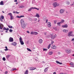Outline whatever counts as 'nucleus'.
Segmentation results:
<instances>
[{
    "label": "nucleus",
    "mask_w": 74,
    "mask_h": 74,
    "mask_svg": "<svg viewBox=\"0 0 74 74\" xmlns=\"http://www.w3.org/2000/svg\"><path fill=\"white\" fill-rule=\"evenodd\" d=\"M34 32H33V31L31 32L30 34H34Z\"/></svg>",
    "instance_id": "nucleus-36"
},
{
    "label": "nucleus",
    "mask_w": 74,
    "mask_h": 74,
    "mask_svg": "<svg viewBox=\"0 0 74 74\" xmlns=\"http://www.w3.org/2000/svg\"><path fill=\"white\" fill-rule=\"evenodd\" d=\"M28 73H29V71L28 70H27L25 72L24 74H28Z\"/></svg>",
    "instance_id": "nucleus-19"
},
{
    "label": "nucleus",
    "mask_w": 74,
    "mask_h": 74,
    "mask_svg": "<svg viewBox=\"0 0 74 74\" xmlns=\"http://www.w3.org/2000/svg\"><path fill=\"white\" fill-rule=\"evenodd\" d=\"M48 19H47L46 21V23H47L48 22Z\"/></svg>",
    "instance_id": "nucleus-58"
},
{
    "label": "nucleus",
    "mask_w": 74,
    "mask_h": 74,
    "mask_svg": "<svg viewBox=\"0 0 74 74\" xmlns=\"http://www.w3.org/2000/svg\"><path fill=\"white\" fill-rule=\"evenodd\" d=\"M64 9H61L60 10V12L61 14H63L64 12Z\"/></svg>",
    "instance_id": "nucleus-8"
},
{
    "label": "nucleus",
    "mask_w": 74,
    "mask_h": 74,
    "mask_svg": "<svg viewBox=\"0 0 74 74\" xmlns=\"http://www.w3.org/2000/svg\"><path fill=\"white\" fill-rule=\"evenodd\" d=\"M54 42V41H51V45H52V44H53V43Z\"/></svg>",
    "instance_id": "nucleus-41"
},
{
    "label": "nucleus",
    "mask_w": 74,
    "mask_h": 74,
    "mask_svg": "<svg viewBox=\"0 0 74 74\" xmlns=\"http://www.w3.org/2000/svg\"><path fill=\"white\" fill-rule=\"evenodd\" d=\"M9 41H10V42H13L14 41V39L12 37H10L9 38Z\"/></svg>",
    "instance_id": "nucleus-7"
},
{
    "label": "nucleus",
    "mask_w": 74,
    "mask_h": 74,
    "mask_svg": "<svg viewBox=\"0 0 74 74\" xmlns=\"http://www.w3.org/2000/svg\"><path fill=\"white\" fill-rule=\"evenodd\" d=\"M64 22V21L63 20H62L60 22V23H61L62 24V23H63Z\"/></svg>",
    "instance_id": "nucleus-31"
},
{
    "label": "nucleus",
    "mask_w": 74,
    "mask_h": 74,
    "mask_svg": "<svg viewBox=\"0 0 74 74\" xmlns=\"http://www.w3.org/2000/svg\"><path fill=\"white\" fill-rule=\"evenodd\" d=\"M8 73V71H6L5 72V74H7Z\"/></svg>",
    "instance_id": "nucleus-49"
},
{
    "label": "nucleus",
    "mask_w": 74,
    "mask_h": 74,
    "mask_svg": "<svg viewBox=\"0 0 74 74\" xmlns=\"http://www.w3.org/2000/svg\"><path fill=\"white\" fill-rule=\"evenodd\" d=\"M27 33H30V32H29V31H27Z\"/></svg>",
    "instance_id": "nucleus-57"
},
{
    "label": "nucleus",
    "mask_w": 74,
    "mask_h": 74,
    "mask_svg": "<svg viewBox=\"0 0 74 74\" xmlns=\"http://www.w3.org/2000/svg\"><path fill=\"white\" fill-rule=\"evenodd\" d=\"M5 51H8V49H7V46L5 47Z\"/></svg>",
    "instance_id": "nucleus-32"
},
{
    "label": "nucleus",
    "mask_w": 74,
    "mask_h": 74,
    "mask_svg": "<svg viewBox=\"0 0 74 74\" xmlns=\"http://www.w3.org/2000/svg\"><path fill=\"white\" fill-rule=\"evenodd\" d=\"M73 23H74V20L73 21Z\"/></svg>",
    "instance_id": "nucleus-64"
},
{
    "label": "nucleus",
    "mask_w": 74,
    "mask_h": 74,
    "mask_svg": "<svg viewBox=\"0 0 74 74\" xmlns=\"http://www.w3.org/2000/svg\"><path fill=\"white\" fill-rule=\"evenodd\" d=\"M20 18H22V17H25V16L23 15V16H20Z\"/></svg>",
    "instance_id": "nucleus-45"
},
{
    "label": "nucleus",
    "mask_w": 74,
    "mask_h": 74,
    "mask_svg": "<svg viewBox=\"0 0 74 74\" xmlns=\"http://www.w3.org/2000/svg\"><path fill=\"white\" fill-rule=\"evenodd\" d=\"M62 27L64 28V27H65V25H63L62 26Z\"/></svg>",
    "instance_id": "nucleus-51"
},
{
    "label": "nucleus",
    "mask_w": 74,
    "mask_h": 74,
    "mask_svg": "<svg viewBox=\"0 0 74 74\" xmlns=\"http://www.w3.org/2000/svg\"><path fill=\"white\" fill-rule=\"evenodd\" d=\"M32 11V8H30L28 10V11H29V12H30V11Z\"/></svg>",
    "instance_id": "nucleus-38"
},
{
    "label": "nucleus",
    "mask_w": 74,
    "mask_h": 74,
    "mask_svg": "<svg viewBox=\"0 0 74 74\" xmlns=\"http://www.w3.org/2000/svg\"><path fill=\"white\" fill-rule=\"evenodd\" d=\"M71 50L70 49H66L65 50V52L68 53H71Z\"/></svg>",
    "instance_id": "nucleus-4"
},
{
    "label": "nucleus",
    "mask_w": 74,
    "mask_h": 74,
    "mask_svg": "<svg viewBox=\"0 0 74 74\" xmlns=\"http://www.w3.org/2000/svg\"><path fill=\"white\" fill-rule=\"evenodd\" d=\"M29 69L30 70H34L36 69V68L34 67H32L29 68Z\"/></svg>",
    "instance_id": "nucleus-6"
},
{
    "label": "nucleus",
    "mask_w": 74,
    "mask_h": 74,
    "mask_svg": "<svg viewBox=\"0 0 74 74\" xmlns=\"http://www.w3.org/2000/svg\"><path fill=\"white\" fill-rule=\"evenodd\" d=\"M67 27H68V25L67 24H66L65 25V27L66 28Z\"/></svg>",
    "instance_id": "nucleus-44"
},
{
    "label": "nucleus",
    "mask_w": 74,
    "mask_h": 74,
    "mask_svg": "<svg viewBox=\"0 0 74 74\" xmlns=\"http://www.w3.org/2000/svg\"><path fill=\"white\" fill-rule=\"evenodd\" d=\"M35 21H37V18H36L34 19Z\"/></svg>",
    "instance_id": "nucleus-59"
},
{
    "label": "nucleus",
    "mask_w": 74,
    "mask_h": 74,
    "mask_svg": "<svg viewBox=\"0 0 74 74\" xmlns=\"http://www.w3.org/2000/svg\"><path fill=\"white\" fill-rule=\"evenodd\" d=\"M14 1V2H17V0H15Z\"/></svg>",
    "instance_id": "nucleus-60"
},
{
    "label": "nucleus",
    "mask_w": 74,
    "mask_h": 74,
    "mask_svg": "<svg viewBox=\"0 0 74 74\" xmlns=\"http://www.w3.org/2000/svg\"><path fill=\"white\" fill-rule=\"evenodd\" d=\"M10 55H8L6 56V57L7 59H8V58H9V57H10Z\"/></svg>",
    "instance_id": "nucleus-33"
},
{
    "label": "nucleus",
    "mask_w": 74,
    "mask_h": 74,
    "mask_svg": "<svg viewBox=\"0 0 74 74\" xmlns=\"http://www.w3.org/2000/svg\"><path fill=\"white\" fill-rule=\"evenodd\" d=\"M73 33V31H70L69 32L68 34V36L69 37H70V36H72L73 37H74V35L72 34Z\"/></svg>",
    "instance_id": "nucleus-1"
},
{
    "label": "nucleus",
    "mask_w": 74,
    "mask_h": 74,
    "mask_svg": "<svg viewBox=\"0 0 74 74\" xmlns=\"http://www.w3.org/2000/svg\"><path fill=\"white\" fill-rule=\"evenodd\" d=\"M61 23H60H60H57V25H58V26H60V24H61Z\"/></svg>",
    "instance_id": "nucleus-27"
},
{
    "label": "nucleus",
    "mask_w": 74,
    "mask_h": 74,
    "mask_svg": "<svg viewBox=\"0 0 74 74\" xmlns=\"http://www.w3.org/2000/svg\"><path fill=\"white\" fill-rule=\"evenodd\" d=\"M56 62L57 63V64H62V63L60 62H59L58 61H56Z\"/></svg>",
    "instance_id": "nucleus-17"
},
{
    "label": "nucleus",
    "mask_w": 74,
    "mask_h": 74,
    "mask_svg": "<svg viewBox=\"0 0 74 74\" xmlns=\"http://www.w3.org/2000/svg\"><path fill=\"white\" fill-rule=\"evenodd\" d=\"M13 14H15V13H16V14H19V12H15V11H14L13 12Z\"/></svg>",
    "instance_id": "nucleus-26"
},
{
    "label": "nucleus",
    "mask_w": 74,
    "mask_h": 74,
    "mask_svg": "<svg viewBox=\"0 0 74 74\" xmlns=\"http://www.w3.org/2000/svg\"><path fill=\"white\" fill-rule=\"evenodd\" d=\"M0 4L1 5H4V3H3V1H2L0 2Z\"/></svg>",
    "instance_id": "nucleus-20"
},
{
    "label": "nucleus",
    "mask_w": 74,
    "mask_h": 74,
    "mask_svg": "<svg viewBox=\"0 0 74 74\" xmlns=\"http://www.w3.org/2000/svg\"><path fill=\"white\" fill-rule=\"evenodd\" d=\"M21 25L23 28H25L26 27V24H25V23L21 24Z\"/></svg>",
    "instance_id": "nucleus-5"
},
{
    "label": "nucleus",
    "mask_w": 74,
    "mask_h": 74,
    "mask_svg": "<svg viewBox=\"0 0 74 74\" xmlns=\"http://www.w3.org/2000/svg\"><path fill=\"white\" fill-rule=\"evenodd\" d=\"M14 19V17H13V16H10V19L11 20H12Z\"/></svg>",
    "instance_id": "nucleus-28"
},
{
    "label": "nucleus",
    "mask_w": 74,
    "mask_h": 74,
    "mask_svg": "<svg viewBox=\"0 0 74 74\" xmlns=\"http://www.w3.org/2000/svg\"><path fill=\"white\" fill-rule=\"evenodd\" d=\"M48 67H47V68H45V69L44 71L45 73L46 72H47V71H48Z\"/></svg>",
    "instance_id": "nucleus-18"
},
{
    "label": "nucleus",
    "mask_w": 74,
    "mask_h": 74,
    "mask_svg": "<svg viewBox=\"0 0 74 74\" xmlns=\"http://www.w3.org/2000/svg\"><path fill=\"white\" fill-rule=\"evenodd\" d=\"M35 16L37 17L38 18H39L40 17V15H39V14L38 13L36 14V15Z\"/></svg>",
    "instance_id": "nucleus-21"
},
{
    "label": "nucleus",
    "mask_w": 74,
    "mask_h": 74,
    "mask_svg": "<svg viewBox=\"0 0 74 74\" xmlns=\"http://www.w3.org/2000/svg\"><path fill=\"white\" fill-rule=\"evenodd\" d=\"M16 44H17L15 42H14L12 43V45H14V46L16 45Z\"/></svg>",
    "instance_id": "nucleus-14"
},
{
    "label": "nucleus",
    "mask_w": 74,
    "mask_h": 74,
    "mask_svg": "<svg viewBox=\"0 0 74 74\" xmlns=\"http://www.w3.org/2000/svg\"><path fill=\"white\" fill-rule=\"evenodd\" d=\"M50 36L51 37V39L53 40L54 38H55L56 37V35L55 34L53 36V34H51Z\"/></svg>",
    "instance_id": "nucleus-3"
},
{
    "label": "nucleus",
    "mask_w": 74,
    "mask_h": 74,
    "mask_svg": "<svg viewBox=\"0 0 74 74\" xmlns=\"http://www.w3.org/2000/svg\"><path fill=\"white\" fill-rule=\"evenodd\" d=\"M0 18L2 19H4V16H1Z\"/></svg>",
    "instance_id": "nucleus-35"
},
{
    "label": "nucleus",
    "mask_w": 74,
    "mask_h": 74,
    "mask_svg": "<svg viewBox=\"0 0 74 74\" xmlns=\"http://www.w3.org/2000/svg\"><path fill=\"white\" fill-rule=\"evenodd\" d=\"M27 50L28 51H30V52H32V50H30V49L27 48Z\"/></svg>",
    "instance_id": "nucleus-29"
},
{
    "label": "nucleus",
    "mask_w": 74,
    "mask_h": 74,
    "mask_svg": "<svg viewBox=\"0 0 74 74\" xmlns=\"http://www.w3.org/2000/svg\"><path fill=\"white\" fill-rule=\"evenodd\" d=\"M0 21H1V22L3 21V19H2L1 18H0Z\"/></svg>",
    "instance_id": "nucleus-54"
},
{
    "label": "nucleus",
    "mask_w": 74,
    "mask_h": 74,
    "mask_svg": "<svg viewBox=\"0 0 74 74\" xmlns=\"http://www.w3.org/2000/svg\"><path fill=\"white\" fill-rule=\"evenodd\" d=\"M43 51H47V49H45L43 48Z\"/></svg>",
    "instance_id": "nucleus-37"
},
{
    "label": "nucleus",
    "mask_w": 74,
    "mask_h": 74,
    "mask_svg": "<svg viewBox=\"0 0 74 74\" xmlns=\"http://www.w3.org/2000/svg\"><path fill=\"white\" fill-rule=\"evenodd\" d=\"M35 9H36V10H38H38H40V9L37 8H35Z\"/></svg>",
    "instance_id": "nucleus-52"
},
{
    "label": "nucleus",
    "mask_w": 74,
    "mask_h": 74,
    "mask_svg": "<svg viewBox=\"0 0 74 74\" xmlns=\"http://www.w3.org/2000/svg\"><path fill=\"white\" fill-rule=\"evenodd\" d=\"M13 69V71H15V70H16V69L15 68L12 69Z\"/></svg>",
    "instance_id": "nucleus-53"
},
{
    "label": "nucleus",
    "mask_w": 74,
    "mask_h": 74,
    "mask_svg": "<svg viewBox=\"0 0 74 74\" xmlns=\"http://www.w3.org/2000/svg\"><path fill=\"white\" fill-rule=\"evenodd\" d=\"M8 27L10 29H12V26H10V25H8Z\"/></svg>",
    "instance_id": "nucleus-34"
},
{
    "label": "nucleus",
    "mask_w": 74,
    "mask_h": 74,
    "mask_svg": "<svg viewBox=\"0 0 74 74\" xmlns=\"http://www.w3.org/2000/svg\"><path fill=\"white\" fill-rule=\"evenodd\" d=\"M4 26L3 24H0V29H3V27Z\"/></svg>",
    "instance_id": "nucleus-13"
},
{
    "label": "nucleus",
    "mask_w": 74,
    "mask_h": 74,
    "mask_svg": "<svg viewBox=\"0 0 74 74\" xmlns=\"http://www.w3.org/2000/svg\"><path fill=\"white\" fill-rule=\"evenodd\" d=\"M51 48L53 49H55L56 48V46L55 45H53L51 46Z\"/></svg>",
    "instance_id": "nucleus-11"
},
{
    "label": "nucleus",
    "mask_w": 74,
    "mask_h": 74,
    "mask_svg": "<svg viewBox=\"0 0 74 74\" xmlns=\"http://www.w3.org/2000/svg\"><path fill=\"white\" fill-rule=\"evenodd\" d=\"M48 24V26L49 27H50L51 26V23L48 22L47 23Z\"/></svg>",
    "instance_id": "nucleus-12"
},
{
    "label": "nucleus",
    "mask_w": 74,
    "mask_h": 74,
    "mask_svg": "<svg viewBox=\"0 0 74 74\" xmlns=\"http://www.w3.org/2000/svg\"><path fill=\"white\" fill-rule=\"evenodd\" d=\"M6 30H7V31L9 30V28H7V29H6Z\"/></svg>",
    "instance_id": "nucleus-55"
},
{
    "label": "nucleus",
    "mask_w": 74,
    "mask_h": 74,
    "mask_svg": "<svg viewBox=\"0 0 74 74\" xmlns=\"http://www.w3.org/2000/svg\"><path fill=\"white\" fill-rule=\"evenodd\" d=\"M53 74H56V72H54L53 73Z\"/></svg>",
    "instance_id": "nucleus-61"
},
{
    "label": "nucleus",
    "mask_w": 74,
    "mask_h": 74,
    "mask_svg": "<svg viewBox=\"0 0 74 74\" xmlns=\"http://www.w3.org/2000/svg\"><path fill=\"white\" fill-rule=\"evenodd\" d=\"M51 44H50L48 47V49H49V48H50V47H51Z\"/></svg>",
    "instance_id": "nucleus-30"
},
{
    "label": "nucleus",
    "mask_w": 74,
    "mask_h": 74,
    "mask_svg": "<svg viewBox=\"0 0 74 74\" xmlns=\"http://www.w3.org/2000/svg\"><path fill=\"white\" fill-rule=\"evenodd\" d=\"M3 61H5V58L4 57L3 58Z\"/></svg>",
    "instance_id": "nucleus-39"
},
{
    "label": "nucleus",
    "mask_w": 74,
    "mask_h": 74,
    "mask_svg": "<svg viewBox=\"0 0 74 74\" xmlns=\"http://www.w3.org/2000/svg\"><path fill=\"white\" fill-rule=\"evenodd\" d=\"M64 32H65V29H64L63 31Z\"/></svg>",
    "instance_id": "nucleus-62"
},
{
    "label": "nucleus",
    "mask_w": 74,
    "mask_h": 74,
    "mask_svg": "<svg viewBox=\"0 0 74 74\" xmlns=\"http://www.w3.org/2000/svg\"><path fill=\"white\" fill-rule=\"evenodd\" d=\"M24 7L23 5H21L19 6V8H24Z\"/></svg>",
    "instance_id": "nucleus-24"
},
{
    "label": "nucleus",
    "mask_w": 74,
    "mask_h": 74,
    "mask_svg": "<svg viewBox=\"0 0 74 74\" xmlns=\"http://www.w3.org/2000/svg\"><path fill=\"white\" fill-rule=\"evenodd\" d=\"M53 54V52L52 51H50L49 53V54L50 55H52Z\"/></svg>",
    "instance_id": "nucleus-22"
},
{
    "label": "nucleus",
    "mask_w": 74,
    "mask_h": 74,
    "mask_svg": "<svg viewBox=\"0 0 74 74\" xmlns=\"http://www.w3.org/2000/svg\"><path fill=\"white\" fill-rule=\"evenodd\" d=\"M21 25L22 24H23V23H25V22L24 21V20L23 19H21Z\"/></svg>",
    "instance_id": "nucleus-9"
},
{
    "label": "nucleus",
    "mask_w": 74,
    "mask_h": 74,
    "mask_svg": "<svg viewBox=\"0 0 74 74\" xmlns=\"http://www.w3.org/2000/svg\"><path fill=\"white\" fill-rule=\"evenodd\" d=\"M19 41L21 45H23V44H24V42H23V40H22V37H20L19 38Z\"/></svg>",
    "instance_id": "nucleus-2"
},
{
    "label": "nucleus",
    "mask_w": 74,
    "mask_h": 74,
    "mask_svg": "<svg viewBox=\"0 0 74 74\" xmlns=\"http://www.w3.org/2000/svg\"><path fill=\"white\" fill-rule=\"evenodd\" d=\"M66 4H70V3L69 2L67 1L66 2Z\"/></svg>",
    "instance_id": "nucleus-40"
},
{
    "label": "nucleus",
    "mask_w": 74,
    "mask_h": 74,
    "mask_svg": "<svg viewBox=\"0 0 74 74\" xmlns=\"http://www.w3.org/2000/svg\"><path fill=\"white\" fill-rule=\"evenodd\" d=\"M56 22H57V21H54V23L55 24H56Z\"/></svg>",
    "instance_id": "nucleus-46"
},
{
    "label": "nucleus",
    "mask_w": 74,
    "mask_h": 74,
    "mask_svg": "<svg viewBox=\"0 0 74 74\" xmlns=\"http://www.w3.org/2000/svg\"><path fill=\"white\" fill-rule=\"evenodd\" d=\"M10 32H12V29H10L9 30Z\"/></svg>",
    "instance_id": "nucleus-43"
},
{
    "label": "nucleus",
    "mask_w": 74,
    "mask_h": 74,
    "mask_svg": "<svg viewBox=\"0 0 74 74\" xmlns=\"http://www.w3.org/2000/svg\"><path fill=\"white\" fill-rule=\"evenodd\" d=\"M31 8L32 10V9H36V8L32 7Z\"/></svg>",
    "instance_id": "nucleus-47"
},
{
    "label": "nucleus",
    "mask_w": 74,
    "mask_h": 74,
    "mask_svg": "<svg viewBox=\"0 0 74 74\" xmlns=\"http://www.w3.org/2000/svg\"><path fill=\"white\" fill-rule=\"evenodd\" d=\"M34 35H37V34H38V32H34Z\"/></svg>",
    "instance_id": "nucleus-23"
},
{
    "label": "nucleus",
    "mask_w": 74,
    "mask_h": 74,
    "mask_svg": "<svg viewBox=\"0 0 74 74\" xmlns=\"http://www.w3.org/2000/svg\"><path fill=\"white\" fill-rule=\"evenodd\" d=\"M6 28L5 27H4L3 28V30H6Z\"/></svg>",
    "instance_id": "nucleus-50"
},
{
    "label": "nucleus",
    "mask_w": 74,
    "mask_h": 74,
    "mask_svg": "<svg viewBox=\"0 0 74 74\" xmlns=\"http://www.w3.org/2000/svg\"><path fill=\"white\" fill-rule=\"evenodd\" d=\"M65 32L66 33H67V32H68V30H65Z\"/></svg>",
    "instance_id": "nucleus-48"
},
{
    "label": "nucleus",
    "mask_w": 74,
    "mask_h": 74,
    "mask_svg": "<svg viewBox=\"0 0 74 74\" xmlns=\"http://www.w3.org/2000/svg\"><path fill=\"white\" fill-rule=\"evenodd\" d=\"M70 64L71 65H72V66H71V67H74V63L73 62H71L70 63Z\"/></svg>",
    "instance_id": "nucleus-15"
},
{
    "label": "nucleus",
    "mask_w": 74,
    "mask_h": 74,
    "mask_svg": "<svg viewBox=\"0 0 74 74\" xmlns=\"http://www.w3.org/2000/svg\"><path fill=\"white\" fill-rule=\"evenodd\" d=\"M71 41H74V38H73V39L71 40Z\"/></svg>",
    "instance_id": "nucleus-56"
},
{
    "label": "nucleus",
    "mask_w": 74,
    "mask_h": 74,
    "mask_svg": "<svg viewBox=\"0 0 74 74\" xmlns=\"http://www.w3.org/2000/svg\"><path fill=\"white\" fill-rule=\"evenodd\" d=\"M53 5L54 7H56V6H58V5H57V3L56 2L53 3Z\"/></svg>",
    "instance_id": "nucleus-10"
},
{
    "label": "nucleus",
    "mask_w": 74,
    "mask_h": 74,
    "mask_svg": "<svg viewBox=\"0 0 74 74\" xmlns=\"http://www.w3.org/2000/svg\"><path fill=\"white\" fill-rule=\"evenodd\" d=\"M16 18H21L20 16H16Z\"/></svg>",
    "instance_id": "nucleus-42"
},
{
    "label": "nucleus",
    "mask_w": 74,
    "mask_h": 74,
    "mask_svg": "<svg viewBox=\"0 0 74 74\" xmlns=\"http://www.w3.org/2000/svg\"><path fill=\"white\" fill-rule=\"evenodd\" d=\"M5 32L6 33H8V31H5Z\"/></svg>",
    "instance_id": "nucleus-63"
},
{
    "label": "nucleus",
    "mask_w": 74,
    "mask_h": 74,
    "mask_svg": "<svg viewBox=\"0 0 74 74\" xmlns=\"http://www.w3.org/2000/svg\"><path fill=\"white\" fill-rule=\"evenodd\" d=\"M39 42L40 43V44H41V43H42V40L41 39H40L39 40Z\"/></svg>",
    "instance_id": "nucleus-16"
},
{
    "label": "nucleus",
    "mask_w": 74,
    "mask_h": 74,
    "mask_svg": "<svg viewBox=\"0 0 74 74\" xmlns=\"http://www.w3.org/2000/svg\"><path fill=\"white\" fill-rule=\"evenodd\" d=\"M8 15H10V17L11 16H12V13H8Z\"/></svg>",
    "instance_id": "nucleus-25"
}]
</instances>
